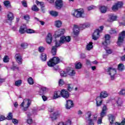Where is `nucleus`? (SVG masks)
Segmentation results:
<instances>
[{"label": "nucleus", "mask_w": 125, "mask_h": 125, "mask_svg": "<svg viewBox=\"0 0 125 125\" xmlns=\"http://www.w3.org/2000/svg\"><path fill=\"white\" fill-rule=\"evenodd\" d=\"M71 42V37L70 36H62L60 38V41L55 40V47H59L61 46L63 43H66V42Z\"/></svg>", "instance_id": "obj_1"}, {"label": "nucleus", "mask_w": 125, "mask_h": 125, "mask_svg": "<svg viewBox=\"0 0 125 125\" xmlns=\"http://www.w3.org/2000/svg\"><path fill=\"white\" fill-rule=\"evenodd\" d=\"M108 96V93L106 91H103L100 94V96H98L96 99V103L97 107H100L103 103V99L102 98H106Z\"/></svg>", "instance_id": "obj_2"}, {"label": "nucleus", "mask_w": 125, "mask_h": 125, "mask_svg": "<svg viewBox=\"0 0 125 125\" xmlns=\"http://www.w3.org/2000/svg\"><path fill=\"white\" fill-rule=\"evenodd\" d=\"M32 101L29 99H25L23 100L22 103L21 104V108L24 111H27L28 108L30 107Z\"/></svg>", "instance_id": "obj_3"}, {"label": "nucleus", "mask_w": 125, "mask_h": 125, "mask_svg": "<svg viewBox=\"0 0 125 125\" xmlns=\"http://www.w3.org/2000/svg\"><path fill=\"white\" fill-rule=\"evenodd\" d=\"M125 31H122L119 34L117 43L118 46H121L124 44V42H125Z\"/></svg>", "instance_id": "obj_4"}, {"label": "nucleus", "mask_w": 125, "mask_h": 125, "mask_svg": "<svg viewBox=\"0 0 125 125\" xmlns=\"http://www.w3.org/2000/svg\"><path fill=\"white\" fill-rule=\"evenodd\" d=\"M60 62V59L57 57H54L51 59L47 64L49 67H54L56 64H58Z\"/></svg>", "instance_id": "obj_5"}, {"label": "nucleus", "mask_w": 125, "mask_h": 125, "mask_svg": "<svg viewBox=\"0 0 125 125\" xmlns=\"http://www.w3.org/2000/svg\"><path fill=\"white\" fill-rule=\"evenodd\" d=\"M107 106L104 104L103 106L102 110L100 113L101 118L98 120L97 124L98 125H101L102 124V119L106 116L107 114Z\"/></svg>", "instance_id": "obj_6"}, {"label": "nucleus", "mask_w": 125, "mask_h": 125, "mask_svg": "<svg viewBox=\"0 0 125 125\" xmlns=\"http://www.w3.org/2000/svg\"><path fill=\"white\" fill-rule=\"evenodd\" d=\"M107 73L109 76H110L111 80L115 79V75L117 74V70L115 68H113V67H110L107 68Z\"/></svg>", "instance_id": "obj_7"}, {"label": "nucleus", "mask_w": 125, "mask_h": 125, "mask_svg": "<svg viewBox=\"0 0 125 125\" xmlns=\"http://www.w3.org/2000/svg\"><path fill=\"white\" fill-rule=\"evenodd\" d=\"M91 117V111H87L85 114V119L89 122L88 125H94V123L93 122V120L90 119Z\"/></svg>", "instance_id": "obj_8"}, {"label": "nucleus", "mask_w": 125, "mask_h": 125, "mask_svg": "<svg viewBox=\"0 0 125 125\" xmlns=\"http://www.w3.org/2000/svg\"><path fill=\"white\" fill-rule=\"evenodd\" d=\"M104 41L102 42V45L104 46H107L110 44L111 41V36L109 34H105L104 36Z\"/></svg>", "instance_id": "obj_9"}, {"label": "nucleus", "mask_w": 125, "mask_h": 125, "mask_svg": "<svg viewBox=\"0 0 125 125\" xmlns=\"http://www.w3.org/2000/svg\"><path fill=\"white\" fill-rule=\"evenodd\" d=\"M100 33L101 31L99 29H95L92 36V39L94 40V41H97L100 37Z\"/></svg>", "instance_id": "obj_10"}, {"label": "nucleus", "mask_w": 125, "mask_h": 125, "mask_svg": "<svg viewBox=\"0 0 125 125\" xmlns=\"http://www.w3.org/2000/svg\"><path fill=\"white\" fill-rule=\"evenodd\" d=\"M60 116H61V114H60V112L56 111L51 114L50 118L52 121H54L56 120L57 118H59Z\"/></svg>", "instance_id": "obj_11"}, {"label": "nucleus", "mask_w": 125, "mask_h": 125, "mask_svg": "<svg viewBox=\"0 0 125 125\" xmlns=\"http://www.w3.org/2000/svg\"><path fill=\"white\" fill-rule=\"evenodd\" d=\"M15 59L18 64L20 65L22 64L23 60L22 59V57L20 54H16L15 56Z\"/></svg>", "instance_id": "obj_12"}, {"label": "nucleus", "mask_w": 125, "mask_h": 125, "mask_svg": "<svg viewBox=\"0 0 125 125\" xmlns=\"http://www.w3.org/2000/svg\"><path fill=\"white\" fill-rule=\"evenodd\" d=\"M108 17V22H114V21H117V19H118V17L117 16H115L114 14H109Z\"/></svg>", "instance_id": "obj_13"}, {"label": "nucleus", "mask_w": 125, "mask_h": 125, "mask_svg": "<svg viewBox=\"0 0 125 125\" xmlns=\"http://www.w3.org/2000/svg\"><path fill=\"white\" fill-rule=\"evenodd\" d=\"M64 33H65V29H61L57 30L55 33L56 38H59V37H61L62 35H64Z\"/></svg>", "instance_id": "obj_14"}, {"label": "nucleus", "mask_w": 125, "mask_h": 125, "mask_svg": "<svg viewBox=\"0 0 125 125\" xmlns=\"http://www.w3.org/2000/svg\"><path fill=\"white\" fill-rule=\"evenodd\" d=\"M90 27V23H84L83 24H80L79 26V29L80 30H83L85 29V28H88Z\"/></svg>", "instance_id": "obj_15"}, {"label": "nucleus", "mask_w": 125, "mask_h": 125, "mask_svg": "<svg viewBox=\"0 0 125 125\" xmlns=\"http://www.w3.org/2000/svg\"><path fill=\"white\" fill-rule=\"evenodd\" d=\"M56 8H61L63 6V0H56L55 1Z\"/></svg>", "instance_id": "obj_16"}, {"label": "nucleus", "mask_w": 125, "mask_h": 125, "mask_svg": "<svg viewBox=\"0 0 125 125\" xmlns=\"http://www.w3.org/2000/svg\"><path fill=\"white\" fill-rule=\"evenodd\" d=\"M66 73L67 75H68L69 76H74L75 74H76V72L75 71V70L72 68H68L66 69Z\"/></svg>", "instance_id": "obj_17"}, {"label": "nucleus", "mask_w": 125, "mask_h": 125, "mask_svg": "<svg viewBox=\"0 0 125 125\" xmlns=\"http://www.w3.org/2000/svg\"><path fill=\"white\" fill-rule=\"evenodd\" d=\"M73 106L74 104L73 103V101H71V100L66 101V104L65 105L66 109H71Z\"/></svg>", "instance_id": "obj_18"}, {"label": "nucleus", "mask_w": 125, "mask_h": 125, "mask_svg": "<svg viewBox=\"0 0 125 125\" xmlns=\"http://www.w3.org/2000/svg\"><path fill=\"white\" fill-rule=\"evenodd\" d=\"M61 95H62V97L63 98H68L69 97V93L66 90H62L61 91Z\"/></svg>", "instance_id": "obj_19"}, {"label": "nucleus", "mask_w": 125, "mask_h": 125, "mask_svg": "<svg viewBox=\"0 0 125 125\" xmlns=\"http://www.w3.org/2000/svg\"><path fill=\"white\" fill-rule=\"evenodd\" d=\"M107 116L110 125H113L115 121V115H114V114H109Z\"/></svg>", "instance_id": "obj_20"}, {"label": "nucleus", "mask_w": 125, "mask_h": 125, "mask_svg": "<svg viewBox=\"0 0 125 125\" xmlns=\"http://www.w3.org/2000/svg\"><path fill=\"white\" fill-rule=\"evenodd\" d=\"M27 31V27L26 24H23L20 27L19 32L21 34H25Z\"/></svg>", "instance_id": "obj_21"}, {"label": "nucleus", "mask_w": 125, "mask_h": 125, "mask_svg": "<svg viewBox=\"0 0 125 125\" xmlns=\"http://www.w3.org/2000/svg\"><path fill=\"white\" fill-rule=\"evenodd\" d=\"M46 42L49 44L52 42V35L51 33H48L46 38Z\"/></svg>", "instance_id": "obj_22"}, {"label": "nucleus", "mask_w": 125, "mask_h": 125, "mask_svg": "<svg viewBox=\"0 0 125 125\" xmlns=\"http://www.w3.org/2000/svg\"><path fill=\"white\" fill-rule=\"evenodd\" d=\"M79 16L81 18H84L86 15L84 14V10L83 8L79 9Z\"/></svg>", "instance_id": "obj_23"}, {"label": "nucleus", "mask_w": 125, "mask_h": 125, "mask_svg": "<svg viewBox=\"0 0 125 125\" xmlns=\"http://www.w3.org/2000/svg\"><path fill=\"white\" fill-rule=\"evenodd\" d=\"M36 3L38 5V6H41L42 11L44 12L45 9H44V4L42 2H40L38 0L36 1Z\"/></svg>", "instance_id": "obj_24"}, {"label": "nucleus", "mask_w": 125, "mask_h": 125, "mask_svg": "<svg viewBox=\"0 0 125 125\" xmlns=\"http://www.w3.org/2000/svg\"><path fill=\"white\" fill-rule=\"evenodd\" d=\"M73 34L74 35V37H77L79 35V26L76 24L74 25Z\"/></svg>", "instance_id": "obj_25"}, {"label": "nucleus", "mask_w": 125, "mask_h": 125, "mask_svg": "<svg viewBox=\"0 0 125 125\" xmlns=\"http://www.w3.org/2000/svg\"><path fill=\"white\" fill-rule=\"evenodd\" d=\"M99 9L101 12V13H106L108 9V7L106 6H100L99 7Z\"/></svg>", "instance_id": "obj_26"}, {"label": "nucleus", "mask_w": 125, "mask_h": 125, "mask_svg": "<svg viewBox=\"0 0 125 125\" xmlns=\"http://www.w3.org/2000/svg\"><path fill=\"white\" fill-rule=\"evenodd\" d=\"M61 96V92L60 91H56L54 93L53 98L54 99H57V98H59Z\"/></svg>", "instance_id": "obj_27"}, {"label": "nucleus", "mask_w": 125, "mask_h": 125, "mask_svg": "<svg viewBox=\"0 0 125 125\" xmlns=\"http://www.w3.org/2000/svg\"><path fill=\"white\" fill-rule=\"evenodd\" d=\"M31 116H32V114L30 113H28L27 114V122L28 125H31V124L33 123V120L31 118Z\"/></svg>", "instance_id": "obj_28"}, {"label": "nucleus", "mask_w": 125, "mask_h": 125, "mask_svg": "<svg viewBox=\"0 0 125 125\" xmlns=\"http://www.w3.org/2000/svg\"><path fill=\"white\" fill-rule=\"evenodd\" d=\"M55 26L57 27V28H60V27L62 26V21L59 20L56 21H55Z\"/></svg>", "instance_id": "obj_29"}, {"label": "nucleus", "mask_w": 125, "mask_h": 125, "mask_svg": "<svg viewBox=\"0 0 125 125\" xmlns=\"http://www.w3.org/2000/svg\"><path fill=\"white\" fill-rule=\"evenodd\" d=\"M71 120H68L65 122H60L57 125H71Z\"/></svg>", "instance_id": "obj_30"}, {"label": "nucleus", "mask_w": 125, "mask_h": 125, "mask_svg": "<svg viewBox=\"0 0 125 125\" xmlns=\"http://www.w3.org/2000/svg\"><path fill=\"white\" fill-rule=\"evenodd\" d=\"M118 70L120 72H123L125 70V65L123 63H120L118 66Z\"/></svg>", "instance_id": "obj_31"}, {"label": "nucleus", "mask_w": 125, "mask_h": 125, "mask_svg": "<svg viewBox=\"0 0 125 125\" xmlns=\"http://www.w3.org/2000/svg\"><path fill=\"white\" fill-rule=\"evenodd\" d=\"M4 5L7 8H10L11 7V5L10 4V2L9 0H5L3 2Z\"/></svg>", "instance_id": "obj_32"}, {"label": "nucleus", "mask_w": 125, "mask_h": 125, "mask_svg": "<svg viewBox=\"0 0 125 125\" xmlns=\"http://www.w3.org/2000/svg\"><path fill=\"white\" fill-rule=\"evenodd\" d=\"M7 17L8 20H10V21L13 20L14 18V17L13 16V14L11 12H9L8 13Z\"/></svg>", "instance_id": "obj_33"}, {"label": "nucleus", "mask_w": 125, "mask_h": 125, "mask_svg": "<svg viewBox=\"0 0 125 125\" xmlns=\"http://www.w3.org/2000/svg\"><path fill=\"white\" fill-rule=\"evenodd\" d=\"M115 4H116L118 8H122L123 6H124V2L122 1H118L117 3H115Z\"/></svg>", "instance_id": "obj_34"}, {"label": "nucleus", "mask_w": 125, "mask_h": 125, "mask_svg": "<svg viewBox=\"0 0 125 125\" xmlns=\"http://www.w3.org/2000/svg\"><path fill=\"white\" fill-rule=\"evenodd\" d=\"M92 44H93V42H90L89 43V44H88L86 45V49H87V50H91V49L93 48V45H92Z\"/></svg>", "instance_id": "obj_35"}, {"label": "nucleus", "mask_w": 125, "mask_h": 125, "mask_svg": "<svg viewBox=\"0 0 125 125\" xmlns=\"http://www.w3.org/2000/svg\"><path fill=\"white\" fill-rule=\"evenodd\" d=\"M117 106L118 107H122L123 106V101L121 98H119L117 101Z\"/></svg>", "instance_id": "obj_36"}, {"label": "nucleus", "mask_w": 125, "mask_h": 125, "mask_svg": "<svg viewBox=\"0 0 125 125\" xmlns=\"http://www.w3.org/2000/svg\"><path fill=\"white\" fill-rule=\"evenodd\" d=\"M46 91V88L45 87H42L39 93L40 95L43 94Z\"/></svg>", "instance_id": "obj_37"}, {"label": "nucleus", "mask_w": 125, "mask_h": 125, "mask_svg": "<svg viewBox=\"0 0 125 125\" xmlns=\"http://www.w3.org/2000/svg\"><path fill=\"white\" fill-rule=\"evenodd\" d=\"M111 9H112V11H114L115 12L118 11L119 10V8L118 7V6L115 3V4H114L112 6V7H111Z\"/></svg>", "instance_id": "obj_38"}, {"label": "nucleus", "mask_w": 125, "mask_h": 125, "mask_svg": "<svg viewBox=\"0 0 125 125\" xmlns=\"http://www.w3.org/2000/svg\"><path fill=\"white\" fill-rule=\"evenodd\" d=\"M72 15L76 18H79V9L76 10L74 13H72Z\"/></svg>", "instance_id": "obj_39"}, {"label": "nucleus", "mask_w": 125, "mask_h": 125, "mask_svg": "<svg viewBox=\"0 0 125 125\" xmlns=\"http://www.w3.org/2000/svg\"><path fill=\"white\" fill-rule=\"evenodd\" d=\"M41 57L42 61H46V59H47L46 54L43 53L41 54Z\"/></svg>", "instance_id": "obj_40"}, {"label": "nucleus", "mask_w": 125, "mask_h": 125, "mask_svg": "<svg viewBox=\"0 0 125 125\" xmlns=\"http://www.w3.org/2000/svg\"><path fill=\"white\" fill-rule=\"evenodd\" d=\"M50 14L52 15V16H54V17H56V16H58V12L55 11H51L50 12Z\"/></svg>", "instance_id": "obj_41"}, {"label": "nucleus", "mask_w": 125, "mask_h": 125, "mask_svg": "<svg viewBox=\"0 0 125 125\" xmlns=\"http://www.w3.org/2000/svg\"><path fill=\"white\" fill-rule=\"evenodd\" d=\"M57 47L55 46H53L52 48V50H51V52H52V54H53V55H56V50H57Z\"/></svg>", "instance_id": "obj_42"}, {"label": "nucleus", "mask_w": 125, "mask_h": 125, "mask_svg": "<svg viewBox=\"0 0 125 125\" xmlns=\"http://www.w3.org/2000/svg\"><path fill=\"white\" fill-rule=\"evenodd\" d=\"M21 83H22V81H21L20 80H18L15 82V85H16V86H20V85H21Z\"/></svg>", "instance_id": "obj_43"}, {"label": "nucleus", "mask_w": 125, "mask_h": 125, "mask_svg": "<svg viewBox=\"0 0 125 125\" xmlns=\"http://www.w3.org/2000/svg\"><path fill=\"white\" fill-rule=\"evenodd\" d=\"M31 9L32 10H33V11L35 12H38L39 11V10H40L39 8L36 5H34L33 6H32Z\"/></svg>", "instance_id": "obj_44"}, {"label": "nucleus", "mask_w": 125, "mask_h": 125, "mask_svg": "<svg viewBox=\"0 0 125 125\" xmlns=\"http://www.w3.org/2000/svg\"><path fill=\"white\" fill-rule=\"evenodd\" d=\"M117 33H118V32L116 29H111L109 31V34L110 35H115V34H117Z\"/></svg>", "instance_id": "obj_45"}, {"label": "nucleus", "mask_w": 125, "mask_h": 125, "mask_svg": "<svg viewBox=\"0 0 125 125\" xmlns=\"http://www.w3.org/2000/svg\"><path fill=\"white\" fill-rule=\"evenodd\" d=\"M3 61L4 62V63H7L9 62V58L8 56H5L4 57L3 59Z\"/></svg>", "instance_id": "obj_46"}, {"label": "nucleus", "mask_w": 125, "mask_h": 125, "mask_svg": "<svg viewBox=\"0 0 125 125\" xmlns=\"http://www.w3.org/2000/svg\"><path fill=\"white\" fill-rule=\"evenodd\" d=\"M60 75L62 77H67V76H68L67 74V71L65 72L64 71H61L60 72Z\"/></svg>", "instance_id": "obj_47"}, {"label": "nucleus", "mask_w": 125, "mask_h": 125, "mask_svg": "<svg viewBox=\"0 0 125 125\" xmlns=\"http://www.w3.org/2000/svg\"><path fill=\"white\" fill-rule=\"evenodd\" d=\"M115 125H125V119L122 121L121 123L116 122L115 123Z\"/></svg>", "instance_id": "obj_48"}, {"label": "nucleus", "mask_w": 125, "mask_h": 125, "mask_svg": "<svg viewBox=\"0 0 125 125\" xmlns=\"http://www.w3.org/2000/svg\"><path fill=\"white\" fill-rule=\"evenodd\" d=\"M28 83H29V84H34V80H33V78L32 77H30L28 79Z\"/></svg>", "instance_id": "obj_49"}, {"label": "nucleus", "mask_w": 125, "mask_h": 125, "mask_svg": "<svg viewBox=\"0 0 125 125\" xmlns=\"http://www.w3.org/2000/svg\"><path fill=\"white\" fill-rule=\"evenodd\" d=\"M104 49L105 50H106V53H107L108 54H111L112 53V50L111 49H108L107 50V46H104Z\"/></svg>", "instance_id": "obj_50"}, {"label": "nucleus", "mask_w": 125, "mask_h": 125, "mask_svg": "<svg viewBox=\"0 0 125 125\" xmlns=\"http://www.w3.org/2000/svg\"><path fill=\"white\" fill-rule=\"evenodd\" d=\"M95 8H96V6L94 5L90 6L87 7L88 11H90V10H92V9H95Z\"/></svg>", "instance_id": "obj_51"}, {"label": "nucleus", "mask_w": 125, "mask_h": 125, "mask_svg": "<svg viewBox=\"0 0 125 125\" xmlns=\"http://www.w3.org/2000/svg\"><path fill=\"white\" fill-rule=\"evenodd\" d=\"M119 95H125V89H122L118 93Z\"/></svg>", "instance_id": "obj_52"}, {"label": "nucleus", "mask_w": 125, "mask_h": 125, "mask_svg": "<svg viewBox=\"0 0 125 125\" xmlns=\"http://www.w3.org/2000/svg\"><path fill=\"white\" fill-rule=\"evenodd\" d=\"M21 4H22V5H23V6L24 7H27V6H28V5L27 4V1H26V0L22 1Z\"/></svg>", "instance_id": "obj_53"}, {"label": "nucleus", "mask_w": 125, "mask_h": 125, "mask_svg": "<svg viewBox=\"0 0 125 125\" xmlns=\"http://www.w3.org/2000/svg\"><path fill=\"white\" fill-rule=\"evenodd\" d=\"M59 84L60 86H62L64 84V80L63 79H60L59 81Z\"/></svg>", "instance_id": "obj_54"}, {"label": "nucleus", "mask_w": 125, "mask_h": 125, "mask_svg": "<svg viewBox=\"0 0 125 125\" xmlns=\"http://www.w3.org/2000/svg\"><path fill=\"white\" fill-rule=\"evenodd\" d=\"M26 33H27V34H33L35 33V31L31 29H26Z\"/></svg>", "instance_id": "obj_55"}, {"label": "nucleus", "mask_w": 125, "mask_h": 125, "mask_svg": "<svg viewBox=\"0 0 125 125\" xmlns=\"http://www.w3.org/2000/svg\"><path fill=\"white\" fill-rule=\"evenodd\" d=\"M44 49H45V48H44V47L40 46L39 47L38 51H39V52H43V51H44Z\"/></svg>", "instance_id": "obj_56"}, {"label": "nucleus", "mask_w": 125, "mask_h": 125, "mask_svg": "<svg viewBox=\"0 0 125 125\" xmlns=\"http://www.w3.org/2000/svg\"><path fill=\"white\" fill-rule=\"evenodd\" d=\"M12 113H9L8 116L6 117L7 120H12Z\"/></svg>", "instance_id": "obj_57"}, {"label": "nucleus", "mask_w": 125, "mask_h": 125, "mask_svg": "<svg viewBox=\"0 0 125 125\" xmlns=\"http://www.w3.org/2000/svg\"><path fill=\"white\" fill-rule=\"evenodd\" d=\"M21 46L22 48H26L28 46V43H22L21 44Z\"/></svg>", "instance_id": "obj_58"}, {"label": "nucleus", "mask_w": 125, "mask_h": 125, "mask_svg": "<svg viewBox=\"0 0 125 125\" xmlns=\"http://www.w3.org/2000/svg\"><path fill=\"white\" fill-rule=\"evenodd\" d=\"M23 18L25 20H26V21H29V20H30V16L28 15H24Z\"/></svg>", "instance_id": "obj_59"}, {"label": "nucleus", "mask_w": 125, "mask_h": 125, "mask_svg": "<svg viewBox=\"0 0 125 125\" xmlns=\"http://www.w3.org/2000/svg\"><path fill=\"white\" fill-rule=\"evenodd\" d=\"M5 120V117L2 115H0V122L4 121Z\"/></svg>", "instance_id": "obj_60"}, {"label": "nucleus", "mask_w": 125, "mask_h": 125, "mask_svg": "<svg viewBox=\"0 0 125 125\" xmlns=\"http://www.w3.org/2000/svg\"><path fill=\"white\" fill-rule=\"evenodd\" d=\"M86 65L87 66H91V62H90V61L88 60H86Z\"/></svg>", "instance_id": "obj_61"}, {"label": "nucleus", "mask_w": 125, "mask_h": 125, "mask_svg": "<svg viewBox=\"0 0 125 125\" xmlns=\"http://www.w3.org/2000/svg\"><path fill=\"white\" fill-rule=\"evenodd\" d=\"M53 111H54V108L50 107L48 108V111L50 113L53 112Z\"/></svg>", "instance_id": "obj_62"}, {"label": "nucleus", "mask_w": 125, "mask_h": 125, "mask_svg": "<svg viewBox=\"0 0 125 125\" xmlns=\"http://www.w3.org/2000/svg\"><path fill=\"white\" fill-rule=\"evenodd\" d=\"M12 122L14 125H17V124H18V120L16 119H13Z\"/></svg>", "instance_id": "obj_63"}, {"label": "nucleus", "mask_w": 125, "mask_h": 125, "mask_svg": "<svg viewBox=\"0 0 125 125\" xmlns=\"http://www.w3.org/2000/svg\"><path fill=\"white\" fill-rule=\"evenodd\" d=\"M80 58H81L82 59H83L84 58H85V55L84 54H81L80 55Z\"/></svg>", "instance_id": "obj_64"}]
</instances>
